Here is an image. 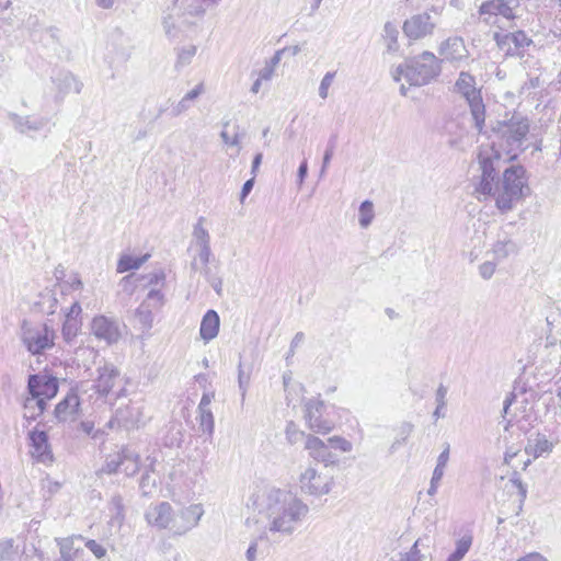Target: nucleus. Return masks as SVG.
<instances>
[{
    "instance_id": "1",
    "label": "nucleus",
    "mask_w": 561,
    "mask_h": 561,
    "mask_svg": "<svg viewBox=\"0 0 561 561\" xmlns=\"http://www.w3.org/2000/svg\"><path fill=\"white\" fill-rule=\"evenodd\" d=\"M481 174L474 185V194L479 201L493 197L496 207L506 213L523 199L528 191L526 170L522 165H512L503 172L500 180L496 174L500 169V156L494 150H480L478 154Z\"/></svg>"
},
{
    "instance_id": "2",
    "label": "nucleus",
    "mask_w": 561,
    "mask_h": 561,
    "mask_svg": "<svg viewBox=\"0 0 561 561\" xmlns=\"http://www.w3.org/2000/svg\"><path fill=\"white\" fill-rule=\"evenodd\" d=\"M255 504L265 515L266 530L278 537L291 536L309 513L308 505L295 493L277 488L263 489Z\"/></svg>"
},
{
    "instance_id": "3",
    "label": "nucleus",
    "mask_w": 561,
    "mask_h": 561,
    "mask_svg": "<svg viewBox=\"0 0 561 561\" xmlns=\"http://www.w3.org/2000/svg\"><path fill=\"white\" fill-rule=\"evenodd\" d=\"M209 0H172L162 16V25L169 38H176L195 24L193 18H202L204 3Z\"/></svg>"
},
{
    "instance_id": "4",
    "label": "nucleus",
    "mask_w": 561,
    "mask_h": 561,
    "mask_svg": "<svg viewBox=\"0 0 561 561\" xmlns=\"http://www.w3.org/2000/svg\"><path fill=\"white\" fill-rule=\"evenodd\" d=\"M442 71L439 59L431 51L405 59L392 71V78L399 82L404 78L410 85H425L439 76Z\"/></svg>"
},
{
    "instance_id": "5",
    "label": "nucleus",
    "mask_w": 561,
    "mask_h": 561,
    "mask_svg": "<svg viewBox=\"0 0 561 561\" xmlns=\"http://www.w3.org/2000/svg\"><path fill=\"white\" fill-rule=\"evenodd\" d=\"M529 131V124L527 118L519 115H513L511 119L497 122L493 128L495 140L492 147L484 150H494L501 157V150L507 156V160H513L517 157V150L520 149L527 134Z\"/></svg>"
},
{
    "instance_id": "6",
    "label": "nucleus",
    "mask_w": 561,
    "mask_h": 561,
    "mask_svg": "<svg viewBox=\"0 0 561 561\" xmlns=\"http://www.w3.org/2000/svg\"><path fill=\"white\" fill-rule=\"evenodd\" d=\"M19 336L27 352L37 356L55 346L57 334L50 321L35 322L24 319L20 325Z\"/></svg>"
},
{
    "instance_id": "7",
    "label": "nucleus",
    "mask_w": 561,
    "mask_h": 561,
    "mask_svg": "<svg viewBox=\"0 0 561 561\" xmlns=\"http://www.w3.org/2000/svg\"><path fill=\"white\" fill-rule=\"evenodd\" d=\"M96 371L98 376L91 386V390L93 391V393L90 394L91 398L95 396V400H103L104 402L113 404V401L126 396V389L124 387H119L115 390L119 381V371L113 365L106 364L99 367Z\"/></svg>"
},
{
    "instance_id": "8",
    "label": "nucleus",
    "mask_w": 561,
    "mask_h": 561,
    "mask_svg": "<svg viewBox=\"0 0 561 561\" xmlns=\"http://www.w3.org/2000/svg\"><path fill=\"white\" fill-rule=\"evenodd\" d=\"M455 89L469 104L474 126L482 131L485 121V107L481 92L476 88V79L468 72L461 71L455 83Z\"/></svg>"
},
{
    "instance_id": "9",
    "label": "nucleus",
    "mask_w": 561,
    "mask_h": 561,
    "mask_svg": "<svg viewBox=\"0 0 561 561\" xmlns=\"http://www.w3.org/2000/svg\"><path fill=\"white\" fill-rule=\"evenodd\" d=\"M518 0H486L478 10L479 20L486 25L500 26L502 22H512L518 18Z\"/></svg>"
},
{
    "instance_id": "10",
    "label": "nucleus",
    "mask_w": 561,
    "mask_h": 561,
    "mask_svg": "<svg viewBox=\"0 0 561 561\" xmlns=\"http://www.w3.org/2000/svg\"><path fill=\"white\" fill-rule=\"evenodd\" d=\"M298 485L305 494L322 496L331 492L334 479L332 476L321 473L314 467L308 466L301 470Z\"/></svg>"
},
{
    "instance_id": "11",
    "label": "nucleus",
    "mask_w": 561,
    "mask_h": 561,
    "mask_svg": "<svg viewBox=\"0 0 561 561\" xmlns=\"http://www.w3.org/2000/svg\"><path fill=\"white\" fill-rule=\"evenodd\" d=\"M325 403L320 398H310L305 401L304 412L308 427L318 434H328L334 428V423L323 417Z\"/></svg>"
},
{
    "instance_id": "12",
    "label": "nucleus",
    "mask_w": 561,
    "mask_h": 561,
    "mask_svg": "<svg viewBox=\"0 0 561 561\" xmlns=\"http://www.w3.org/2000/svg\"><path fill=\"white\" fill-rule=\"evenodd\" d=\"M203 515L204 510L201 504H192L178 512L174 511L171 534L173 536L187 534L198 525Z\"/></svg>"
},
{
    "instance_id": "13",
    "label": "nucleus",
    "mask_w": 561,
    "mask_h": 561,
    "mask_svg": "<svg viewBox=\"0 0 561 561\" xmlns=\"http://www.w3.org/2000/svg\"><path fill=\"white\" fill-rule=\"evenodd\" d=\"M497 47L506 56H522L527 47L533 44V39L524 31L513 33H494L493 36Z\"/></svg>"
},
{
    "instance_id": "14",
    "label": "nucleus",
    "mask_w": 561,
    "mask_h": 561,
    "mask_svg": "<svg viewBox=\"0 0 561 561\" xmlns=\"http://www.w3.org/2000/svg\"><path fill=\"white\" fill-rule=\"evenodd\" d=\"M58 379L47 374L30 375L27 381V390L31 396L42 400L47 405V402L53 399L58 392Z\"/></svg>"
},
{
    "instance_id": "15",
    "label": "nucleus",
    "mask_w": 561,
    "mask_h": 561,
    "mask_svg": "<svg viewBox=\"0 0 561 561\" xmlns=\"http://www.w3.org/2000/svg\"><path fill=\"white\" fill-rule=\"evenodd\" d=\"M438 54L442 57L439 59L440 64L445 61L456 67H459L469 58V51L460 36H450L443 41L438 46Z\"/></svg>"
},
{
    "instance_id": "16",
    "label": "nucleus",
    "mask_w": 561,
    "mask_h": 561,
    "mask_svg": "<svg viewBox=\"0 0 561 561\" xmlns=\"http://www.w3.org/2000/svg\"><path fill=\"white\" fill-rule=\"evenodd\" d=\"M403 32L410 39H420L432 35L435 23L427 12L412 15L403 23Z\"/></svg>"
},
{
    "instance_id": "17",
    "label": "nucleus",
    "mask_w": 561,
    "mask_h": 561,
    "mask_svg": "<svg viewBox=\"0 0 561 561\" xmlns=\"http://www.w3.org/2000/svg\"><path fill=\"white\" fill-rule=\"evenodd\" d=\"M174 510L168 502H160L156 505H150L146 511L145 517L147 523L161 530L168 529L171 533Z\"/></svg>"
},
{
    "instance_id": "18",
    "label": "nucleus",
    "mask_w": 561,
    "mask_h": 561,
    "mask_svg": "<svg viewBox=\"0 0 561 561\" xmlns=\"http://www.w3.org/2000/svg\"><path fill=\"white\" fill-rule=\"evenodd\" d=\"M54 98L57 102H61L70 92L80 93L82 83L69 71H58L51 77Z\"/></svg>"
},
{
    "instance_id": "19",
    "label": "nucleus",
    "mask_w": 561,
    "mask_h": 561,
    "mask_svg": "<svg viewBox=\"0 0 561 561\" xmlns=\"http://www.w3.org/2000/svg\"><path fill=\"white\" fill-rule=\"evenodd\" d=\"M92 333L100 340L108 344L115 343L121 337V331L117 321L105 316H98L91 323Z\"/></svg>"
},
{
    "instance_id": "20",
    "label": "nucleus",
    "mask_w": 561,
    "mask_h": 561,
    "mask_svg": "<svg viewBox=\"0 0 561 561\" xmlns=\"http://www.w3.org/2000/svg\"><path fill=\"white\" fill-rule=\"evenodd\" d=\"M305 448L312 459L324 463L325 467L336 462V458L330 450L329 445L314 435L309 434L306 436Z\"/></svg>"
},
{
    "instance_id": "21",
    "label": "nucleus",
    "mask_w": 561,
    "mask_h": 561,
    "mask_svg": "<svg viewBox=\"0 0 561 561\" xmlns=\"http://www.w3.org/2000/svg\"><path fill=\"white\" fill-rule=\"evenodd\" d=\"M8 117L16 131L28 136L42 130L47 125V119L44 117L21 116L15 113H9Z\"/></svg>"
},
{
    "instance_id": "22",
    "label": "nucleus",
    "mask_w": 561,
    "mask_h": 561,
    "mask_svg": "<svg viewBox=\"0 0 561 561\" xmlns=\"http://www.w3.org/2000/svg\"><path fill=\"white\" fill-rule=\"evenodd\" d=\"M80 411V399L75 391H69L56 405L55 416L60 422L75 421Z\"/></svg>"
},
{
    "instance_id": "23",
    "label": "nucleus",
    "mask_w": 561,
    "mask_h": 561,
    "mask_svg": "<svg viewBox=\"0 0 561 561\" xmlns=\"http://www.w3.org/2000/svg\"><path fill=\"white\" fill-rule=\"evenodd\" d=\"M31 454L41 462L53 460V453L48 443V435L44 431L34 430L30 432Z\"/></svg>"
},
{
    "instance_id": "24",
    "label": "nucleus",
    "mask_w": 561,
    "mask_h": 561,
    "mask_svg": "<svg viewBox=\"0 0 561 561\" xmlns=\"http://www.w3.org/2000/svg\"><path fill=\"white\" fill-rule=\"evenodd\" d=\"M219 316L215 310H208L201 322L199 334L201 337L207 343L214 340L219 332Z\"/></svg>"
},
{
    "instance_id": "25",
    "label": "nucleus",
    "mask_w": 561,
    "mask_h": 561,
    "mask_svg": "<svg viewBox=\"0 0 561 561\" xmlns=\"http://www.w3.org/2000/svg\"><path fill=\"white\" fill-rule=\"evenodd\" d=\"M552 449L553 443L542 434H537L534 438H529L525 446L526 454L534 458H539L543 454H550Z\"/></svg>"
},
{
    "instance_id": "26",
    "label": "nucleus",
    "mask_w": 561,
    "mask_h": 561,
    "mask_svg": "<svg viewBox=\"0 0 561 561\" xmlns=\"http://www.w3.org/2000/svg\"><path fill=\"white\" fill-rule=\"evenodd\" d=\"M139 471V456L124 448L121 451V472H124L127 477H133Z\"/></svg>"
},
{
    "instance_id": "27",
    "label": "nucleus",
    "mask_w": 561,
    "mask_h": 561,
    "mask_svg": "<svg viewBox=\"0 0 561 561\" xmlns=\"http://www.w3.org/2000/svg\"><path fill=\"white\" fill-rule=\"evenodd\" d=\"M196 53L197 46L194 44H188L176 48V60L174 62L175 70L181 71L183 68L191 65Z\"/></svg>"
},
{
    "instance_id": "28",
    "label": "nucleus",
    "mask_w": 561,
    "mask_h": 561,
    "mask_svg": "<svg viewBox=\"0 0 561 561\" xmlns=\"http://www.w3.org/2000/svg\"><path fill=\"white\" fill-rule=\"evenodd\" d=\"M493 254V260L496 262H501L508 257L511 254L517 252L516 244L511 239L497 240L491 250Z\"/></svg>"
},
{
    "instance_id": "29",
    "label": "nucleus",
    "mask_w": 561,
    "mask_h": 561,
    "mask_svg": "<svg viewBox=\"0 0 561 561\" xmlns=\"http://www.w3.org/2000/svg\"><path fill=\"white\" fill-rule=\"evenodd\" d=\"M75 539L82 540V536H72L67 538H56V542L59 547L60 557L64 561H71L76 558L78 548H75Z\"/></svg>"
},
{
    "instance_id": "30",
    "label": "nucleus",
    "mask_w": 561,
    "mask_h": 561,
    "mask_svg": "<svg viewBox=\"0 0 561 561\" xmlns=\"http://www.w3.org/2000/svg\"><path fill=\"white\" fill-rule=\"evenodd\" d=\"M46 407L47 405L44 401L38 400L37 398H34L30 394V397H27L23 403L24 417L27 420H36L39 415L43 414Z\"/></svg>"
},
{
    "instance_id": "31",
    "label": "nucleus",
    "mask_w": 561,
    "mask_h": 561,
    "mask_svg": "<svg viewBox=\"0 0 561 561\" xmlns=\"http://www.w3.org/2000/svg\"><path fill=\"white\" fill-rule=\"evenodd\" d=\"M399 31L394 23L387 22L383 25L382 37L387 45L388 53H397L399 49L398 43Z\"/></svg>"
},
{
    "instance_id": "32",
    "label": "nucleus",
    "mask_w": 561,
    "mask_h": 561,
    "mask_svg": "<svg viewBox=\"0 0 561 561\" xmlns=\"http://www.w3.org/2000/svg\"><path fill=\"white\" fill-rule=\"evenodd\" d=\"M153 308L141 302L135 311V319L142 330H150L153 323Z\"/></svg>"
},
{
    "instance_id": "33",
    "label": "nucleus",
    "mask_w": 561,
    "mask_h": 561,
    "mask_svg": "<svg viewBox=\"0 0 561 561\" xmlns=\"http://www.w3.org/2000/svg\"><path fill=\"white\" fill-rule=\"evenodd\" d=\"M149 257V254H145L144 256L136 257L131 255H123L118 260L117 263V272L124 273L130 270L139 268Z\"/></svg>"
},
{
    "instance_id": "34",
    "label": "nucleus",
    "mask_w": 561,
    "mask_h": 561,
    "mask_svg": "<svg viewBox=\"0 0 561 561\" xmlns=\"http://www.w3.org/2000/svg\"><path fill=\"white\" fill-rule=\"evenodd\" d=\"M472 545V536L465 535L456 542L455 551L447 558L446 561H461L469 551Z\"/></svg>"
},
{
    "instance_id": "35",
    "label": "nucleus",
    "mask_w": 561,
    "mask_h": 561,
    "mask_svg": "<svg viewBox=\"0 0 561 561\" xmlns=\"http://www.w3.org/2000/svg\"><path fill=\"white\" fill-rule=\"evenodd\" d=\"M81 328L80 320H67L62 323L61 334L67 343H71Z\"/></svg>"
},
{
    "instance_id": "36",
    "label": "nucleus",
    "mask_w": 561,
    "mask_h": 561,
    "mask_svg": "<svg viewBox=\"0 0 561 561\" xmlns=\"http://www.w3.org/2000/svg\"><path fill=\"white\" fill-rule=\"evenodd\" d=\"M374 205L370 201H364L359 206V225L367 228L374 219Z\"/></svg>"
},
{
    "instance_id": "37",
    "label": "nucleus",
    "mask_w": 561,
    "mask_h": 561,
    "mask_svg": "<svg viewBox=\"0 0 561 561\" xmlns=\"http://www.w3.org/2000/svg\"><path fill=\"white\" fill-rule=\"evenodd\" d=\"M204 218L201 217L194 226L193 237L199 245L210 244V237L207 229L203 226Z\"/></svg>"
},
{
    "instance_id": "38",
    "label": "nucleus",
    "mask_w": 561,
    "mask_h": 561,
    "mask_svg": "<svg viewBox=\"0 0 561 561\" xmlns=\"http://www.w3.org/2000/svg\"><path fill=\"white\" fill-rule=\"evenodd\" d=\"M199 427L204 433L211 435L214 433L215 422L210 410H198Z\"/></svg>"
},
{
    "instance_id": "39",
    "label": "nucleus",
    "mask_w": 561,
    "mask_h": 561,
    "mask_svg": "<svg viewBox=\"0 0 561 561\" xmlns=\"http://www.w3.org/2000/svg\"><path fill=\"white\" fill-rule=\"evenodd\" d=\"M448 460H449V446H447L439 454V456L437 458V463H436V467H435V469L433 471V476H432V478H434L435 481H440L442 480Z\"/></svg>"
},
{
    "instance_id": "40",
    "label": "nucleus",
    "mask_w": 561,
    "mask_h": 561,
    "mask_svg": "<svg viewBox=\"0 0 561 561\" xmlns=\"http://www.w3.org/2000/svg\"><path fill=\"white\" fill-rule=\"evenodd\" d=\"M16 554L13 539L0 540V561H13Z\"/></svg>"
},
{
    "instance_id": "41",
    "label": "nucleus",
    "mask_w": 561,
    "mask_h": 561,
    "mask_svg": "<svg viewBox=\"0 0 561 561\" xmlns=\"http://www.w3.org/2000/svg\"><path fill=\"white\" fill-rule=\"evenodd\" d=\"M58 300L55 295L50 291L42 295V298L38 302L43 312L47 314H54L57 308Z\"/></svg>"
},
{
    "instance_id": "42",
    "label": "nucleus",
    "mask_w": 561,
    "mask_h": 561,
    "mask_svg": "<svg viewBox=\"0 0 561 561\" xmlns=\"http://www.w3.org/2000/svg\"><path fill=\"white\" fill-rule=\"evenodd\" d=\"M142 302L158 310L164 304V295L161 293L160 289L152 288L149 290L146 299Z\"/></svg>"
},
{
    "instance_id": "43",
    "label": "nucleus",
    "mask_w": 561,
    "mask_h": 561,
    "mask_svg": "<svg viewBox=\"0 0 561 561\" xmlns=\"http://www.w3.org/2000/svg\"><path fill=\"white\" fill-rule=\"evenodd\" d=\"M510 482L517 490V493L519 495V510H522L523 504L527 497V486L526 484H524L517 472H514L512 474Z\"/></svg>"
},
{
    "instance_id": "44",
    "label": "nucleus",
    "mask_w": 561,
    "mask_h": 561,
    "mask_svg": "<svg viewBox=\"0 0 561 561\" xmlns=\"http://www.w3.org/2000/svg\"><path fill=\"white\" fill-rule=\"evenodd\" d=\"M250 383V375L244 374L242 364L239 363L238 366V386L241 394V402L243 403L247 397L248 388Z\"/></svg>"
},
{
    "instance_id": "45",
    "label": "nucleus",
    "mask_w": 561,
    "mask_h": 561,
    "mask_svg": "<svg viewBox=\"0 0 561 561\" xmlns=\"http://www.w3.org/2000/svg\"><path fill=\"white\" fill-rule=\"evenodd\" d=\"M101 471L108 474L121 472V453L108 457Z\"/></svg>"
},
{
    "instance_id": "46",
    "label": "nucleus",
    "mask_w": 561,
    "mask_h": 561,
    "mask_svg": "<svg viewBox=\"0 0 561 561\" xmlns=\"http://www.w3.org/2000/svg\"><path fill=\"white\" fill-rule=\"evenodd\" d=\"M285 434L288 443L291 445L298 443L305 436V433L299 431L294 422L287 424Z\"/></svg>"
},
{
    "instance_id": "47",
    "label": "nucleus",
    "mask_w": 561,
    "mask_h": 561,
    "mask_svg": "<svg viewBox=\"0 0 561 561\" xmlns=\"http://www.w3.org/2000/svg\"><path fill=\"white\" fill-rule=\"evenodd\" d=\"M328 443L336 449L343 453H350L353 449V445L350 440L341 436H332L328 439Z\"/></svg>"
},
{
    "instance_id": "48",
    "label": "nucleus",
    "mask_w": 561,
    "mask_h": 561,
    "mask_svg": "<svg viewBox=\"0 0 561 561\" xmlns=\"http://www.w3.org/2000/svg\"><path fill=\"white\" fill-rule=\"evenodd\" d=\"M496 261H485L479 265V274L483 279H490L496 271Z\"/></svg>"
},
{
    "instance_id": "49",
    "label": "nucleus",
    "mask_w": 561,
    "mask_h": 561,
    "mask_svg": "<svg viewBox=\"0 0 561 561\" xmlns=\"http://www.w3.org/2000/svg\"><path fill=\"white\" fill-rule=\"evenodd\" d=\"M335 77V72H327L324 77L321 80L320 87H319V95L321 99H327L329 94V88L331 87L333 80Z\"/></svg>"
},
{
    "instance_id": "50",
    "label": "nucleus",
    "mask_w": 561,
    "mask_h": 561,
    "mask_svg": "<svg viewBox=\"0 0 561 561\" xmlns=\"http://www.w3.org/2000/svg\"><path fill=\"white\" fill-rule=\"evenodd\" d=\"M85 547L98 558L101 559L106 554V549L93 539L85 542Z\"/></svg>"
},
{
    "instance_id": "51",
    "label": "nucleus",
    "mask_w": 561,
    "mask_h": 561,
    "mask_svg": "<svg viewBox=\"0 0 561 561\" xmlns=\"http://www.w3.org/2000/svg\"><path fill=\"white\" fill-rule=\"evenodd\" d=\"M114 421L117 422L119 425L124 426H129L134 424V420L129 417V415H127V413H125V411L121 408L116 410L115 417L114 420L110 421V424L112 425Z\"/></svg>"
},
{
    "instance_id": "52",
    "label": "nucleus",
    "mask_w": 561,
    "mask_h": 561,
    "mask_svg": "<svg viewBox=\"0 0 561 561\" xmlns=\"http://www.w3.org/2000/svg\"><path fill=\"white\" fill-rule=\"evenodd\" d=\"M192 107V103L184 96L172 107V115L180 116Z\"/></svg>"
},
{
    "instance_id": "53",
    "label": "nucleus",
    "mask_w": 561,
    "mask_h": 561,
    "mask_svg": "<svg viewBox=\"0 0 561 561\" xmlns=\"http://www.w3.org/2000/svg\"><path fill=\"white\" fill-rule=\"evenodd\" d=\"M204 275L207 278V280L209 282V284L211 285V287L214 288V290L218 295H220L221 294V289H222V279L220 277L211 276L210 275V270L208 267H206L204 270Z\"/></svg>"
},
{
    "instance_id": "54",
    "label": "nucleus",
    "mask_w": 561,
    "mask_h": 561,
    "mask_svg": "<svg viewBox=\"0 0 561 561\" xmlns=\"http://www.w3.org/2000/svg\"><path fill=\"white\" fill-rule=\"evenodd\" d=\"M205 92V85L203 82L196 84L191 91L184 94V98L193 103L196 99L199 98Z\"/></svg>"
},
{
    "instance_id": "55",
    "label": "nucleus",
    "mask_w": 561,
    "mask_h": 561,
    "mask_svg": "<svg viewBox=\"0 0 561 561\" xmlns=\"http://www.w3.org/2000/svg\"><path fill=\"white\" fill-rule=\"evenodd\" d=\"M419 542L420 540H416L409 552L405 553L404 558L401 561H421L422 556L419 550Z\"/></svg>"
},
{
    "instance_id": "56",
    "label": "nucleus",
    "mask_w": 561,
    "mask_h": 561,
    "mask_svg": "<svg viewBox=\"0 0 561 561\" xmlns=\"http://www.w3.org/2000/svg\"><path fill=\"white\" fill-rule=\"evenodd\" d=\"M210 255H211L210 244L199 245L198 260L205 266V268L207 267V264L209 263Z\"/></svg>"
},
{
    "instance_id": "57",
    "label": "nucleus",
    "mask_w": 561,
    "mask_h": 561,
    "mask_svg": "<svg viewBox=\"0 0 561 561\" xmlns=\"http://www.w3.org/2000/svg\"><path fill=\"white\" fill-rule=\"evenodd\" d=\"M148 285H161L163 286L165 274L163 271H158L152 274H149L148 276Z\"/></svg>"
},
{
    "instance_id": "58",
    "label": "nucleus",
    "mask_w": 561,
    "mask_h": 561,
    "mask_svg": "<svg viewBox=\"0 0 561 561\" xmlns=\"http://www.w3.org/2000/svg\"><path fill=\"white\" fill-rule=\"evenodd\" d=\"M82 312L81 306L78 301H75L68 312L65 316L67 320H80L79 316Z\"/></svg>"
},
{
    "instance_id": "59",
    "label": "nucleus",
    "mask_w": 561,
    "mask_h": 561,
    "mask_svg": "<svg viewBox=\"0 0 561 561\" xmlns=\"http://www.w3.org/2000/svg\"><path fill=\"white\" fill-rule=\"evenodd\" d=\"M447 388L440 385L436 390V403L438 409H445L446 407Z\"/></svg>"
},
{
    "instance_id": "60",
    "label": "nucleus",
    "mask_w": 561,
    "mask_h": 561,
    "mask_svg": "<svg viewBox=\"0 0 561 561\" xmlns=\"http://www.w3.org/2000/svg\"><path fill=\"white\" fill-rule=\"evenodd\" d=\"M220 137H221L224 144L229 145V146H239V144H240V138H239L238 134H236L231 137V136H229L227 130H222L220 133Z\"/></svg>"
},
{
    "instance_id": "61",
    "label": "nucleus",
    "mask_w": 561,
    "mask_h": 561,
    "mask_svg": "<svg viewBox=\"0 0 561 561\" xmlns=\"http://www.w3.org/2000/svg\"><path fill=\"white\" fill-rule=\"evenodd\" d=\"M305 340V335L302 332H297L294 336V339L291 340V343H290V348H289V353H288V356L287 358H289V356H293L295 354V350L296 347H298Z\"/></svg>"
},
{
    "instance_id": "62",
    "label": "nucleus",
    "mask_w": 561,
    "mask_h": 561,
    "mask_svg": "<svg viewBox=\"0 0 561 561\" xmlns=\"http://www.w3.org/2000/svg\"><path fill=\"white\" fill-rule=\"evenodd\" d=\"M333 157V153H332V148H327L325 151H324V154H323V159H322V167H321V170H320V176H323L327 172V169L331 162V159Z\"/></svg>"
},
{
    "instance_id": "63",
    "label": "nucleus",
    "mask_w": 561,
    "mask_h": 561,
    "mask_svg": "<svg viewBox=\"0 0 561 561\" xmlns=\"http://www.w3.org/2000/svg\"><path fill=\"white\" fill-rule=\"evenodd\" d=\"M256 553H257V539H254L247 552H245V558H247V561H256Z\"/></svg>"
},
{
    "instance_id": "64",
    "label": "nucleus",
    "mask_w": 561,
    "mask_h": 561,
    "mask_svg": "<svg viewBox=\"0 0 561 561\" xmlns=\"http://www.w3.org/2000/svg\"><path fill=\"white\" fill-rule=\"evenodd\" d=\"M517 561H548V560L538 552H531L523 558H519Z\"/></svg>"
}]
</instances>
